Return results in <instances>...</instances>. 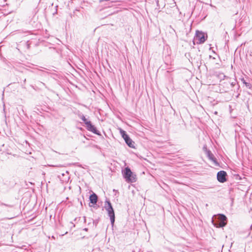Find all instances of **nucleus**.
Here are the masks:
<instances>
[{
	"instance_id": "f257e3e1",
	"label": "nucleus",
	"mask_w": 252,
	"mask_h": 252,
	"mask_svg": "<svg viewBox=\"0 0 252 252\" xmlns=\"http://www.w3.org/2000/svg\"><path fill=\"white\" fill-rule=\"evenodd\" d=\"M212 223L216 227H223L227 224V218L223 214H218L213 217Z\"/></svg>"
},
{
	"instance_id": "f03ea898",
	"label": "nucleus",
	"mask_w": 252,
	"mask_h": 252,
	"mask_svg": "<svg viewBox=\"0 0 252 252\" xmlns=\"http://www.w3.org/2000/svg\"><path fill=\"white\" fill-rule=\"evenodd\" d=\"M120 132L126 144L130 148H134V142L130 138L126 132L122 129H120Z\"/></svg>"
},
{
	"instance_id": "7ed1b4c3",
	"label": "nucleus",
	"mask_w": 252,
	"mask_h": 252,
	"mask_svg": "<svg viewBox=\"0 0 252 252\" xmlns=\"http://www.w3.org/2000/svg\"><path fill=\"white\" fill-rule=\"evenodd\" d=\"M105 208L107 212L108 216L110 217L111 223L113 226L115 219L114 210L112 208V206H105Z\"/></svg>"
},
{
	"instance_id": "20e7f679",
	"label": "nucleus",
	"mask_w": 252,
	"mask_h": 252,
	"mask_svg": "<svg viewBox=\"0 0 252 252\" xmlns=\"http://www.w3.org/2000/svg\"><path fill=\"white\" fill-rule=\"evenodd\" d=\"M195 40L197 43H203L206 40L204 33L201 32L197 31L196 33Z\"/></svg>"
},
{
	"instance_id": "39448f33",
	"label": "nucleus",
	"mask_w": 252,
	"mask_h": 252,
	"mask_svg": "<svg viewBox=\"0 0 252 252\" xmlns=\"http://www.w3.org/2000/svg\"><path fill=\"white\" fill-rule=\"evenodd\" d=\"M86 128L88 130L92 132L93 133L97 135H100V132L97 130L96 128L92 124L91 122L86 123Z\"/></svg>"
},
{
	"instance_id": "423d86ee",
	"label": "nucleus",
	"mask_w": 252,
	"mask_h": 252,
	"mask_svg": "<svg viewBox=\"0 0 252 252\" xmlns=\"http://www.w3.org/2000/svg\"><path fill=\"white\" fill-rule=\"evenodd\" d=\"M227 174L224 171H220L217 173V179L220 183H224L226 181Z\"/></svg>"
},
{
	"instance_id": "0eeeda50",
	"label": "nucleus",
	"mask_w": 252,
	"mask_h": 252,
	"mask_svg": "<svg viewBox=\"0 0 252 252\" xmlns=\"http://www.w3.org/2000/svg\"><path fill=\"white\" fill-rule=\"evenodd\" d=\"M132 172L130 169L128 167H126L125 168V172L124 177L126 179V181H129L131 182L134 181V178L132 179L131 178Z\"/></svg>"
},
{
	"instance_id": "6e6552de",
	"label": "nucleus",
	"mask_w": 252,
	"mask_h": 252,
	"mask_svg": "<svg viewBox=\"0 0 252 252\" xmlns=\"http://www.w3.org/2000/svg\"><path fill=\"white\" fill-rule=\"evenodd\" d=\"M90 202L93 204H95L97 201V196L96 194L94 193H93L90 196Z\"/></svg>"
},
{
	"instance_id": "1a4fd4ad",
	"label": "nucleus",
	"mask_w": 252,
	"mask_h": 252,
	"mask_svg": "<svg viewBox=\"0 0 252 252\" xmlns=\"http://www.w3.org/2000/svg\"><path fill=\"white\" fill-rule=\"evenodd\" d=\"M208 157L212 161H213L216 164H218L216 158H215L213 154H212L210 152H208Z\"/></svg>"
},
{
	"instance_id": "9d476101",
	"label": "nucleus",
	"mask_w": 252,
	"mask_h": 252,
	"mask_svg": "<svg viewBox=\"0 0 252 252\" xmlns=\"http://www.w3.org/2000/svg\"><path fill=\"white\" fill-rule=\"evenodd\" d=\"M243 84H244L246 86V87L247 88H249V89H251V87H252V86L249 83H248L245 80H244V79H243L242 80Z\"/></svg>"
},
{
	"instance_id": "9b49d317",
	"label": "nucleus",
	"mask_w": 252,
	"mask_h": 252,
	"mask_svg": "<svg viewBox=\"0 0 252 252\" xmlns=\"http://www.w3.org/2000/svg\"><path fill=\"white\" fill-rule=\"evenodd\" d=\"M79 117L82 120V121L84 122V123L86 125L87 122H90V121H87V120L86 119L85 117L83 115H80Z\"/></svg>"
},
{
	"instance_id": "f8f14e48",
	"label": "nucleus",
	"mask_w": 252,
	"mask_h": 252,
	"mask_svg": "<svg viewBox=\"0 0 252 252\" xmlns=\"http://www.w3.org/2000/svg\"><path fill=\"white\" fill-rule=\"evenodd\" d=\"M105 205H111L110 201L108 199H107V198H106V199H105Z\"/></svg>"
},
{
	"instance_id": "ddd939ff",
	"label": "nucleus",
	"mask_w": 252,
	"mask_h": 252,
	"mask_svg": "<svg viewBox=\"0 0 252 252\" xmlns=\"http://www.w3.org/2000/svg\"><path fill=\"white\" fill-rule=\"evenodd\" d=\"M84 230L85 231H88V229L87 228H84Z\"/></svg>"
},
{
	"instance_id": "4468645a",
	"label": "nucleus",
	"mask_w": 252,
	"mask_h": 252,
	"mask_svg": "<svg viewBox=\"0 0 252 252\" xmlns=\"http://www.w3.org/2000/svg\"><path fill=\"white\" fill-rule=\"evenodd\" d=\"M84 221H86V217H84Z\"/></svg>"
}]
</instances>
